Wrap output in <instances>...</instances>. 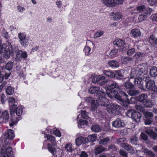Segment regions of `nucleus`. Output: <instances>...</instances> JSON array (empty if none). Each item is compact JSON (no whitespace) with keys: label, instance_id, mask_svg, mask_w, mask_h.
Returning a JSON list of instances; mask_svg holds the SVG:
<instances>
[{"label":"nucleus","instance_id":"nucleus-1","mask_svg":"<svg viewBox=\"0 0 157 157\" xmlns=\"http://www.w3.org/2000/svg\"><path fill=\"white\" fill-rule=\"evenodd\" d=\"M105 79V77L101 75H98L95 76L92 79L93 82L94 83L99 84L103 86L105 90L107 95L110 98L112 96L110 94L111 93L114 89H118L120 87L119 84L114 81H104Z\"/></svg>","mask_w":157,"mask_h":157},{"label":"nucleus","instance_id":"nucleus-2","mask_svg":"<svg viewBox=\"0 0 157 157\" xmlns=\"http://www.w3.org/2000/svg\"><path fill=\"white\" fill-rule=\"evenodd\" d=\"M147 73V71L142 68H137L132 70L130 73V78H134V83L135 85H138L140 89L144 90L145 87L144 83L145 82V79H142L140 77L142 75H145Z\"/></svg>","mask_w":157,"mask_h":157},{"label":"nucleus","instance_id":"nucleus-3","mask_svg":"<svg viewBox=\"0 0 157 157\" xmlns=\"http://www.w3.org/2000/svg\"><path fill=\"white\" fill-rule=\"evenodd\" d=\"M121 87L116 89H114L111 93L110 94L120 102L121 105L124 107H127L130 103L128 95L121 89Z\"/></svg>","mask_w":157,"mask_h":157},{"label":"nucleus","instance_id":"nucleus-4","mask_svg":"<svg viewBox=\"0 0 157 157\" xmlns=\"http://www.w3.org/2000/svg\"><path fill=\"white\" fill-rule=\"evenodd\" d=\"M23 110V108L21 106L17 107V105H13L11 106L10 111L11 117L9 123L10 127L16 124L18 121L21 119V117H19L18 119V117L13 116V114L15 113L18 116H21L22 114Z\"/></svg>","mask_w":157,"mask_h":157},{"label":"nucleus","instance_id":"nucleus-5","mask_svg":"<svg viewBox=\"0 0 157 157\" xmlns=\"http://www.w3.org/2000/svg\"><path fill=\"white\" fill-rule=\"evenodd\" d=\"M18 47L16 45H13L10 43H8L7 44H2L0 42V52L4 53V57L8 59L11 53H13L17 50Z\"/></svg>","mask_w":157,"mask_h":157},{"label":"nucleus","instance_id":"nucleus-6","mask_svg":"<svg viewBox=\"0 0 157 157\" xmlns=\"http://www.w3.org/2000/svg\"><path fill=\"white\" fill-rule=\"evenodd\" d=\"M44 137L47 138V140L50 142L47 144V147L48 151L53 155L55 154L56 152V147L57 146L55 138L49 134L45 135Z\"/></svg>","mask_w":157,"mask_h":157},{"label":"nucleus","instance_id":"nucleus-7","mask_svg":"<svg viewBox=\"0 0 157 157\" xmlns=\"http://www.w3.org/2000/svg\"><path fill=\"white\" fill-rule=\"evenodd\" d=\"M144 79H145L146 88L157 94V87L155 85V82L149 77L144 78Z\"/></svg>","mask_w":157,"mask_h":157},{"label":"nucleus","instance_id":"nucleus-8","mask_svg":"<svg viewBox=\"0 0 157 157\" xmlns=\"http://www.w3.org/2000/svg\"><path fill=\"white\" fill-rule=\"evenodd\" d=\"M126 114L128 117L131 116L132 119L137 122H140L142 118V114L140 113L131 109L128 110Z\"/></svg>","mask_w":157,"mask_h":157},{"label":"nucleus","instance_id":"nucleus-9","mask_svg":"<svg viewBox=\"0 0 157 157\" xmlns=\"http://www.w3.org/2000/svg\"><path fill=\"white\" fill-rule=\"evenodd\" d=\"M126 140L125 138H120L117 140V142L118 144H120L123 148L130 153L133 154L135 152V151L133 147L127 143H124L126 141Z\"/></svg>","mask_w":157,"mask_h":157},{"label":"nucleus","instance_id":"nucleus-10","mask_svg":"<svg viewBox=\"0 0 157 157\" xmlns=\"http://www.w3.org/2000/svg\"><path fill=\"white\" fill-rule=\"evenodd\" d=\"M107 110L109 113H112L115 115H119L121 113V106L115 104L111 103L107 105Z\"/></svg>","mask_w":157,"mask_h":157},{"label":"nucleus","instance_id":"nucleus-11","mask_svg":"<svg viewBox=\"0 0 157 157\" xmlns=\"http://www.w3.org/2000/svg\"><path fill=\"white\" fill-rule=\"evenodd\" d=\"M106 95L104 96H102L100 94L98 95V98L96 100V102L98 106L101 105V106H106L108 105L109 101L105 97Z\"/></svg>","mask_w":157,"mask_h":157},{"label":"nucleus","instance_id":"nucleus-12","mask_svg":"<svg viewBox=\"0 0 157 157\" xmlns=\"http://www.w3.org/2000/svg\"><path fill=\"white\" fill-rule=\"evenodd\" d=\"M89 92L91 94H94L98 96L101 94L102 96L105 95V93L102 89L100 90L99 87L96 86L91 87L89 90Z\"/></svg>","mask_w":157,"mask_h":157},{"label":"nucleus","instance_id":"nucleus-13","mask_svg":"<svg viewBox=\"0 0 157 157\" xmlns=\"http://www.w3.org/2000/svg\"><path fill=\"white\" fill-rule=\"evenodd\" d=\"M14 131L12 129H9L7 132L5 134V142L6 144L10 143L9 140H13L15 137Z\"/></svg>","mask_w":157,"mask_h":157},{"label":"nucleus","instance_id":"nucleus-14","mask_svg":"<svg viewBox=\"0 0 157 157\" xmlns=\"http://www.w3.org/2000/svg\"><path fill=\"white\" fill-rule=\"evenodd\" d=\"M113 44L114 45H116L119 48V49L121 50V51H125L126 49V43L124 40L120 39H116L114 41Z\"/></svg>","mask_w":157,"mask_h":157},{"label":"nucleus","instance_id":"nucleus-15","mask_svg":"<svg viewBox=\"0 0 157 157\" xmlns=\"http://www.w3.org/2000/svg\"><path fill=\"white\" fill-rule=\"evenodd\" d=\"M18 37L19 39V42L22 46H25L27 45L28 40L25 33H20L18 34Z\"/></svg>","mask_w":157,"mask_h":157},{"label":"nucleus","instance_id":"nucleus-16","mask_svg":"<svg viewBox=\"0 0 157 157\" xmlns=\"http://www.w3.org/2000/svg\"><path fill=\"white\" fill-rule=\"evenodd\" d=\"M149 43L152 48L157 51V40L155 38V35L152 34L149 38Z\"/></svg>","mask_w":157,"mask_h":157},{"label":"nucleus","instance_id":"nucleus-17","mask_svg":"<svg viewBox=\"0 0 157 157\" xmlns=\"http://www.w3.org/2000/svg\"><path fill=\"white\" fill-rule=\"evenodd\" d=\"M17 51L16 55V59L17 60L20 61L21 59L22 58L25 59L27 57L28 54L26 52H23L21 50H17ZM16 52V51L15 52ZM14 52H15L11 53H13Z\"/></svg>","mask_w":157,"mask_h":157},{"label":"nucleus","instance_id":"nucleus-18","mask_svg":"<svg viewBox=\"0 0 157 157\" xmlns=\"http://www.w3.org/2000/svg\"><path fill=\"white\" fill-rule=\"evenodd\" d=\"M112 126L113 127L116 128H120L123 127L125 124L120 118H117L116 120L112 122Z\"/></svg>","mask_w":157,"mask_h":157},{"label":"nucleus","instance_id":"nucleus-19","mask_svg":"<svg viewBox=\"0 0 157 157\" xmlns=\"http://www.w3.org/2000/svg\"><path fill=\"white\" fill-rule=\"evenodd\" d=\"M87 143V140L86 137L80 136L75 140V143L77 146H79L82 144H85Z\"/></svg>","mask_w":157,"mask_h":157},{"label":"nucleus","instance_id":"nucleus-20","mask_svg":"<svg viewBox=\"0 0 157 157\" xmlns=\"http://www.w3.org/2000/svg\"><path fill=\"white\" fill-rule=\"evenodd\" d=\"M3 156L6 157H14V155L12 148L10 147H8L6 150L5 154L4 155L1 154L0 155V157Z\"/></svg>","mask_w":157,"mask_h":157},{"label":"nucleus","instance_id":"nucleus-21","mask_svg":"<svg viewBox=\"0 0 157 157\" xmlns=\"http://www.w3.org/2000/svg\"><path fill=\"white\" fill-rule=\"evenodd\" d=\"M1 119H2V122L5 123L7 122L9 119V115L8 111L5 110L2 112Z\"/></svg>","mask_w":157,"mask_h":157},{"label":"nucleus","instance_id":"nucleus-22","mask_svg":"<svg viewBox=\"0 0 157 157\" xmlns=\"http://www.w3.org/2000/svg\"><path fill=\"white\" fill-rule=\"evenodd\" d=\"M145 132L153 140H157V133L154 132L153 130L148 129L146 130Z\"/></svg>","mask_w":157,"mask_h":157},{"label":"nucleus","instance_id":"nucleus-23","mask_svg":"<svg viewBox=\"0 0 157 157\" xmlns=\"http://www.w3.org/2000/svg\"><path fill=\"white\" fill-rule=\"evenodd\" d=\"M105 149H106V148L101 145H96L94 149V154L95 155H98L105 151Z\"/></svg>","mask_w":157,"mask_h":157},{"label":"nucleus","instance_id":"nucleus-24","mask_svg":"<svg viewBox=\"0 0 157 157\" xmlns=\"http://www.w3.org/2000/svg\"><path fill=\"white\" fill-rule=\"evenodd\" d=\"M124 71L123 70H117L116 72V76L115 77V79L121 80L124 78Z\"/></svg>","mask_w":157,"mask_h":157},{"label":"nucleus","instance_id":"nucleus-25","mask_svg":"<svg viewBox=\"0 0 157 157\" xmlns=\"http://www.w3.org/2000/svg\"><path fill=\"white\" fill-rule=\"evenodd\" d=\"M141 34V32L139 29H133L131 31V36L134 38L140 36Z\"/></svg>","mask_w":157,"mask_h":157},{"label":"nucleus","instance_id":"nucleus-26","mask_svg":"<svg viewBox=\"0 0 157 157\" xmlns=\"http://www.w3.org/2000/svg\"><path fill=\"white\" fill-rule=\"evenodd\" d=\"M124 87L126 89H131L134 88V85L130 81V79H128L124 83Z\"/></svg>","mask_w":157,"mask_h":157},{"label":"nucleus","instance_id":"nucleus-27","mask_svg":"<svg viewBox=\"0 0 157 157\" xmlns=\"http://www.w3.org/2000/svg\"><path fill=\"white\" fill-rule=\"evenodd\" d=\"M104 5L108 7H113L115 6V3L114 0H103Z\"/></svg>","mask_w":157,"mask_h":157},{"label":"nucleus","instance_id":"nucleus-28","mask_svg":"<svg viewBox=\"0 0 157 157\" xmlns=\"http://www.w3.org/2000/svg\"><path fill=\"white\" fill-rule=\"evenodd\" d=\"M147 95L144 94H141L137 97L136 98H137V101H139L141 104L143 105L146 98H147Z\"/></svg>","mask_w":157,"mask_h":157},{"label":"nucleus","instance_id":"nucleus-29","mask_svg":"<svg viewBox=\"0 0 157 157\" xmlns=\"http://www.w3.org/2000/svg\"><path fill=\"white\" fill-rule=\"evenodd\" d=\"M108 64L109 66L112 68H115L117 67H119V63L117 62L116 61L112 60L108 62Z\"/></svg>","mask_w":157,"mask_h":157},{"label":"nucleus","instance_id":"nucleus-30","mask_svg":"<svg viewBox=\"0 0 157 157\" xmlns=\"http://www.w3.org/2000/svg\"><path fill=\"white\" fill-rule=\"evenodd\" d=\"M111 15L113 16V19L115 20H120L122 17V14L119 12L116 13H112Z\"/></svg>","mask_w":157,"mask_h":157},{"label":"nucleus","instance_id":"nucleus-31","mask_svg":"<svg viewBox=\"0 0 157 157\" xmlns=\"http://www.w3.org/2000/svg\"><path fill=\"white\" fill-rule=\"evenodd\" d=\"M146 107H151L154 105L153 103L151 100L147 99L146 98V100L142 105Z\"/></svg>","mask_w":157,"mask_h":157},{"label":"nucleus","instance_id":"nucleus-32","mask_svg":"<svg viewBox=\"0 0 157 157\" xmlns=\"http://www.w3.org/2000/svg\"><path fill=\"white\" fill-rule=\"evenodd\" d=\"M87 138V142L88 141L91 142H94L96 141L97 139V136L96 134H94L89 135Z\"/></svg>","mask_w":157,"mask_h":157},{"label":"nucleus","instance_id":"nucleus-33","mask_svg":"<svg viewBox=\"0 0 157 157\" xmlns=\"http://www.w3.org/2000/svg\"><path fill=\"white\" fill-rule=\"evenodd\" d=\"M103 73L105 75L111 78H115V74L110 71L104 70Z\"/></svg>","mask_w":157,"mask_h":157},{"label":"nucleus","instance_id":"nucleus-34","mask_svg":"<svg viewBox=\"0 0 157 157\" xmlns=\"http://www.w3.org/2000/svg\"><path fill=\"white\" fill-rule=\"evenodd\" d=\"M150 74L151 76L154 77L157 75V68L155 67H152L150 70Z\"/></svg>","mask_w":157,"mask_h":157},{"label":"nucleus","instance_id":"nucleus-35","mask_svg":"<svg viewBox=\"0 0 157 157\" xmlns=\"http://www.w3.org/2000/svg\"><path fill=\"white\" fill-rule=\"evenodd\" d=\"M6 93L7 95H12L14 93V88L9 86L7 87L6 89Z\"/></svg>","mask_w":157,"mask_h":157},{"label":"nucleus","instance_id":"nucleus-36","mask_svg":"<svg viewBox=\"0 0 157 157\" xmlns=\"http://www.w3.org/2000/svg\"><path fill=\"white\" fill-rule=\"evenodd\" d=\"M13 63L11 61H9L6 64V69L9 71H10L13 68Z\"/></svg>","mask_w":157,"mask_h":157},{"label":"nucleus","instance_id":"nucleus-37","mask_svg":"<svg viewBox=\"0 0 157 157\" xmlns=\"http://www.w3.org/2000/svg\"><path fill=\"white\" fill-rule=\"evenodd\" d=\"M130 142L132 144L135 145H139L138 139L136 136H132L130 138Z\"/></svg>","mask_w":157,"mask_h":157},{"label":"nucleus","instance_id":"nucleus-38","mask_svg":"<svg viewBox=\"0 0 157 157\" xmlns=\"http://www.w3.org/2000/svg\"><path fill=\"white\" fill-rule=\"evenodd\" d=\"M110 139L109 137H107L103 138V139H101L99 142L100 144H103L104 145H106L109 141Z\"/></svg>","mask_w":157,"mask_h":157},{"label":"nucleus","instance_id":"nucleus-39","mask_svg":"<svg viewBox=\"0 0 157 157\" xmlns=\"http://www.w3.org/2000/svg\"><path fill=\"white\" fill-rule=\"evenodd\" d=\"M132 59L129 57H124L122 59V62L124 64H126L130 63Z\"/></svg>","mask_w":157,"mask_h":157},{"label":"nucleus","instance_id":"nucleus-40","mask_svg":"<svg viewBox=\"0 0 157 157\" xmlns=\"http://www.w3.org/2000/svg\"><path fill=\"white\" fill-rule=\"evenodd\" d=\"M128 94L131 96H134L136 95L139 94L137 90H129L128 91Z\"/></svg>","mask_w":157,"mask_h":157},{"label":"nucleus","instance_id":"nucleus-41","mask_svg":"<svg viewBox=\"0 0 157 157\" xmlns=\"http://www.w3.org/2000/svg\"><path fill=\"white\" fill-rule=\"evenodd\" d=\"M91 129L93 132H98L100 131V128L98 125H93L91 127Z\"/></svg>","mask_w":157,"mask_h":157},{"label":"nucleus","instance_id":"nucleus-42","mask_svg":"<svg viewBox=\"0 0 157 157\" xmlns=\"http://www.w3.org/2000/svg\"><path fill=\"white\" fill-rule=\"evenodd\" d=\"M152 11V9L148 7L146 8V7H145L143 13L145 15H146V16L147 17L148 15L151 14Z\"/></svg>","mask_w":157,"mask_h":157},{"label":"nucleus","instance_id":"nucleus-43","mask_svg":"<svg viewBox=\"0 0 157 157\" xmlns=\"http://www.w3.org/2000/svg\"><path fill=\"white\" fill-rule=\"evenodd\" d=\"M145 119L153 118V115L152 113L151 112H146L144 113Z\"/></svg>","mask_w":157,"mask_h":157},{"label":"nucleus","instance_id":"nucleus-44","mask_svg":"<svg viewBox=\"0 0 157 157\" xmlns=\"http://www.w3.org/2000/svg\"><path fill=\"white\" fill-rule=\"evenodd\" d=\"M118 52V49H114L111 50L109 55L111 58H113L116 56Z\"/></svg>","mask_w":157,"mask_h":157},{"label":"nucleus","instance_id":"nucleus-45","mask_svg":"<svg viewBox=\"0 0 157 157\" xmlns=\"http://www.w3.org/2000/svg\"><path fill=\"white\" fill-rule=\"evenodd\" d=\"M91 107L93 110H95L97 108L98 105L96 102V100H93L91 102Z\"/></svg>","mask_w":157,"mask_h":157},{"label":"nucleus","instance_id":"nucleus-46","mask_svg":"<svg viewBox=\"0 0 157 157\" xmlns=\"http://www.w3.org/2000/svg\"><path fill=\"white\" fill-rule=\"evenodd\" d=\"M147 17L146 16V15H145L143 13L140 15L138 17V20L140 22L142 21H143L145 20Z\"/></svg>","mask_w":157,"mask_h":157},{"label":"nucleus","instance_id":"nucleus-47","mask_svg":"<svg viewBox=\"0 0 157 157\" xmlns=\"http://www.w3.org/2000/svg\"><path fill=\"white\" fill-rule=\"evenodd\" d=\"M91 51L90 48L87 46H86L83 50V51L86 55L88 56L90 53Z\"/></svg>","mask_w":157,"mask_h":157},{"label":"nucleus","instance_id":"nucleus-48","mask_svg":"<svg viewBox=\"0 0 157 157\" xmlns=\"http://www.w3.org/2000/svg\"><path fill=\"white\" fill-rule=\"evenodd\" d=\"M104 31H98L94 34V37L96 38L102 36L104 34Z\"/></svg>","mask_w":157,"mask_h":157},{"label":"nucleus","instance_id":"nucleus-49","mask_svg":"<svg viewBox=\"0 0 157 157\" xmlns=\"http://www.w3.org/2000/svg\"><path fill=\"white\" fill-rule=\"evenodd\" d=\"M145 6L144 5L138 6L137 8V10L139 12L143 13L144 10Z\"/></svg>","mask_w":157,"mask_h":157},{"label":"nucleus","instance_id":"nucleus-50","mask_svg":"<svg viewBox=\"0 0 157 157\" xmlns=\"http://www.w3.org/2000/svg\"><path fill=\"white\" fill-rule=\"evenodd\" d=\"M135 52V50L134 48H132L127 51V54L128 55L131 56L133 55Z\"/></svg>","mask_w":157,"mask_h":157},{"label":"nucleus","instance_id":"nucleus-51","mask_svg":"<svg viewBox=\"0 0 157 157\" xmlns=\"http://www.w3.org/2000/svg\"><path fill=\"white\" fill-rule=\"evenodd\" d=\"M81 115L82 118L85 119H88L89 116L87 115V113L85 111H82L81 113Z\"/></svg>","mask_w":157,"mask_h":157},{"label":"nucleus","instance_id":"nucleus-52","mask_svg":"<svg viewBox=\"0 0 157 157\" xmlns=\"http://www.w3.org/2000/svg\"><path fill=\"white\" fill-rule=\"evenodd\" d=\"M88 121L86 120H84L82 119L79 120L78 123L81 125H87L88 124Z\"/></svg>","mask_w":157,"mask_h":157},{"label":"nucleus","instance_id":"nucleus-53","mask_svg":"<svg viewBox=\"0 0 157 157\" xmlns=\"http://www.w3.org/2000/svg\"><path fill=\"white\" fill-rule=\"evenodd\" d=\"M145 124L146 125H149L153 122V118L145 119Z\"/></svg>","mask_w":157,"mask_h":157},{"label":"nucleus","instance_id":"nucleus-54","mask_svg":"<svg viewBox=\"0 0 157 157\" xmlns=\"http://www.w3.org/2000/svg\"><path fill=\"white\" fill-rule=\"evenodd\" d=\"M53 134L56 136L60 137L61 135L60 131L58 129H56L53 131Z\"/></svg>","mask_w":157,"mask_h":157},{"label":"nucleus","instance_id":"nucleus-55","mask_svg":"<svg viewBox=\"0 0 157 157\" xmlns=\"http://www.w3.org/2000/svg\"><path fill=\"white\" fill-rule=\"evenodd\" d=\"M151 19L153 21L157 22V13L153 14L151 17Z\"/></svg>","mask_w":157,"mask_h":157},{"label":"nucleus","instance_id":"nucleus-56","mask_svg":"<svg viewBox=\"0 0 157 157\" xmlns=\"http://www.w3.org/2000/svg\"><path fill=\"white\" fill-rule=\"evenodd\" d=\"M119 153L122 156L124 157H128V154L125 151L120 150Z\"/></svg>","mask_w":157,"mask_h":157},{"label":"nucleus","instance_id":"nucleus-57","mask_svg":"<svg viewBox=\"0 0 157 157\" xmlns=\"http://www.w3.org/2000/svg\"><path fill=\"white\" fill-rule=\"evenodd\" d=\"M1 101L3 104H4L6 101V97L4 94H2L1 95Z\"/></svg>","mask_w":157,"mask_h":157},{"label":"nucleus","instance_id":"nucleus-58","mask_svg":"<svg viewBox=\"0 0 157 157\" xmlns=\"http://www.w3.org/2000/svg\"><path fill=\"white\" fill-rule=\"evenodd\" d=\"M67 151L69 152L71 151L72 150V148L71 147V145L69 143L66 144L65 147Z\"/></svg>","mask_w":157,"mask_h":157},{"label":"nucleus","instance_id":"nucleus-59","mask_svg":"<svg viewBox=\"0 0 157 157\" xmlns=\"http://www.w3.org/2000/svg\"><path fill=\"white\" fill-rule=\"evenodd\" d=\"M7 82L5 81L3 82L0 85V92L2 91L3 88L7 84Z\"/></svg>","mask_w":157,"mask_h":157},{"label":"nucleus","instance_id":"nucleus-60","mask_svg":"<svg viewBox=\"0 0 157 157\" xmlns=\"http://www.w3.org/2000/svg\"><path fill=\"white\" fill-rule=\"evenodd\" d=\"M17 8L19 12L20 13L23 12L25 10V8L22 7L21 6H17Z\"/></svg>","mask_w":157,"mask_h":157},{"label":"nucleus","instance_id":"nucleus-61","mask_svg":"<svg viewBox=\"0 0 157 157\" xmlns=\"http://www.w3.org/2000/svg\"><path fill=\"white\" fill-rule=\"evenodd\" d=\"M2 35L6 39H8L9 38L8 33L6 31L2 32Z\"/></svg>","mask_w":157,"mask_h":157},{"label":"nucleus","instance_id":"nucleus-62","mask_svg":"<svg viewBox=\"0 0 157 157\" xmlns=\"http://www.w3.org/2000/svg\"><path fill=\"white\" fill-rule=\"evenodd\" d=\"M148 1L151 6L155 5L157 3V0H148Z\"/></svg>","mask_w":157,"mask_h":157},{"label":"nucleus","instance_id":"nucleus-63","mask_svg":"<svg viewBox=\"0 0 157 157\" xmlns=\"http://www.w3.org/2000/svg\"><path fill=\"white\" fill-rule=\"evenodd\" d=\"M88 155L84 151H81L79 157H88Z\"/></svg>","mask_w":157,"mask_h":157},{"label":"nucleus","instance_id":"nucleus-64","mask_svg":"<svg viewBox=\"0 0 157 157\" xmlns=\"http://www.w3.org/2000/svg\"><path fill=\"white\" fill-rule=\"evenodd\" d=\"M137 97H131L130 98V101L132 104L135 103L137 101Z\"/></svg>","mask_w":157,"mask_h":157}]
</instances>
